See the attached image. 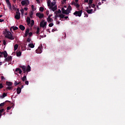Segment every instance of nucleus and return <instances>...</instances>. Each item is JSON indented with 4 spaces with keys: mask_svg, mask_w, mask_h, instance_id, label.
<instances>
[{
    "mask_svg": "<svg viewBox=\"0 0 125 125\" xmlns=\"http://www.w3.org/2000/svg\"><path fill=\"white\" fill-rule=\"evenodd\" d=\"M5 38H7V39H8L11 41H13V40L15 39V36H13L12 33L10 31L6 30L5 32Z\"/></svg>",
    "mask_w": 125,
    "mask_h": 125,
    "instance_id": "1",
    "label": "nucleus"
},
{
    "mask_svg": "<svg viewBox=\"0 0 125 125\" xmlns=\"http://www.w3.org/2000/svg\"><path fill=\"white\" fill-rule=\"evenodd\" d=\"M21 4L22 6H28L30 4V2L29 0H23L21 1Z\"/></svg>",
    "mask_w": 125,
    "mask_h": 125,
    "instance_id": "2",
    "label": "nucleus"
},
{
    "mask_svg": "<svg viewBox=\"0 0 125 125\" xmlns=\"http://www.w3.org/2000/svg\"><path fill=\"white\" fill-rule=\"evenodd\" d=\"M29 32H30V29L29 28H27L25 31V37H27L28 35H29V38H31V37H32L33 33L32 32L29 33Z\"/></svg>",
    "mask_w": 125,
    "mask_h": 125,
    "instance_id": "3",
    "label": "nucleus"
},
{
    "mask_svg": "<svg viewBox=\"0 0 125 125\" xmlns=\"http://www.w3.org/2000/svg\"><path fill=\"white\" fill-rule=\"evenodd\" d=\"M82 13H83V11L81 10L80 11H75L73 14L76 16H79V17H81L82 16Z\"/></svg>",
    "mask_w": 125,
    "mask_h": 125,
    "instance_id": "4",
    "label": "nucleus"
},
{
    "mask_svg": "<svg viewBox=\"0 0 125 125\" xmlns=\"http://www.w3.org/2000/svg\"><path fill=\"white\" fill-rule=\"evenodd\" d=\"M36 16L37 17H39L40 19H42V18H43V17H44V15H43V14H42L41 13H37Z\"/></svg>",
    "mask_w": 125,
    "mask_h": 125,
    "instance_id": "5",
    "label": "nucleus"
},
{
    "mask_svg": "<svg viewBox=\"0 0 125 125\" xmlns=\"http://www.w3.org/2000/svg\"><path fill=\"white\" fill-rule=\"evenodd\" d=\"M5 1L9 7V9H10V10H12V8L11 7V3H10L9 0H5Z\"/></svg>",
    "mask_w": 125,
    "mask_h": 125,
    "instance_id": "6",
    "label": "nucleus"
},
{
    "mask_svg": "<svg viewBox=\"0 0 125 125\" xmlns=\"http://www.w3.org/2000/svg\"><path fill=\"white\" fill-rule=\"evenodd\" d=\"M46 24H47V22L46 21L44 22H43V21H42L40 23V26L42 28H44V27H46Z\"/></svg>",
    "mask_w": 125,
    "mask_h": 125,
    "instance_id": "7",
    "label": "nucleus"
},
{
    "mask_svg": "<svg viewBox=\"0 0 125 125\" xmlns=\"http://www.w3.org/2000/svg\"><path fill=\"white\" fill-rule=\"evenodd\" d=\"M5 61L6 62H11V61H12V57L11 56H9L8 57L5 59Z\"/></svg>",
    "mask_w": 125,
    "mask_h": 125,
    "instance_id": "8",
    "label": "nucleus"
},
{
    "mask_svg": "<svg viewBox=\"0 0 125 125\" xmlns=\"http://www.w3.org/2000/svg\"><path fill=\"white\" fill-rule=\"evenodd\" d=\"M62 14H66V15H68V14H69V12L67 11V10H65L64 8H62Z\"/></svg>",
    "mask_w": 125,
    "mask_h": 125,
    "instance_id": "9",
    "label": "nucleus"
},
{
    "mask_svg": "<svg viewBox=\"0 0 125 125\" xmlns=\"http://www.w3.org/2000/svg\"><path fill=\"white\" fill-rule=\"evenodd\" d=\"M36 51V53H42V46H39Z\"/></svg>",
    "mask_w": 125,
    "mask_h": 125,
    "instance_id": "10",
    "label": "nucleus"
},
{
    "mask_svg": "<svg viewBox=\"0 0 125 125\" xmlns=\"http://www.w3.org/2000/svg\"><path fill=\"white\" fill-rule=\"evenodd\" d=\"M0 54L1 55L3 54L4 58H6L7 57V55H8L6 51H4L3 52H1Z\"/></svg>",
    "mask_w": 125,
    "mask_h": 125,
    "instance_id": "11",
    "label": "nucleus"
},
{
    "mask_svg": "<svg viewBox=\"0 0 125 125\" xmlns=\"http://www.w3.org/2000/svg\"><path fill=\"white\" fill-rule=\"evenodd\" d=\"M20 68H21L22 70V71L23 72V73L25 74V73H26V66H22V65H21L20 66Z\"/></svg>",
    "mask_w": 125,
    "mask_h": 125,
    "instance_id": "12",
    "label": "nucleus"
},
{
    "mask_svg": "<svg viewBox=\"0 0 125 125\" xmlns=\"http://www.w3.org/2000/svg\"><path fill=\"white\" fill-rule=\"evenodd\" d=\"M20 13H16V15L15 16V18L17 19V20H19L20 19Z\"/></svg>",
    "mask_w": 125,
    "mask_h": 125,
    "instance_id": "13",
    "label": "nucleus"
},
{
    "mask_svg": "<svg viewBox=\"0 0 125 125\" xmlns=\"http://www.w3.org/2000/svg\"><path fill=\"white\" fill-rule=\"evenodd\" d=\"M71 10H72V7H71V5H68L66 11L68 12V14L71 12Z\"/></svg>",
    "mask_w": 125,
    "mask_h": 125,
    "instance_id": "14",
    "label": "nucleus"
},
{
    "mask_svg": "<svg viewBox=\"0 0 125 125\" xmlns=\"http://www.w3.org/2000/svg\"><path fill=\"white\" fill-rule=\"evenodd\" d=\"M21 88L19 87L17 88V94H20L21 93Z\"/></svg>",
    "mask_w": 125,
    "mask_h": 125,
    "instance_id": "15",
    "label": "nucleus"
},
{
    "mask_svg": "<svg viewBox=\"0 0 125 125\" xmlns=\"http://www.w3.org/2000/svg\"><path fill=\"white\" fill-rule=\"evenodd\" d=\"M50 8L52 9V11L54 12L55 10H57V5H55L54 7H52Z\"/></svg>",
    "mask_w": 125,
    "mask_h": 125,
    "instance_id": "16",
    "label": "nucleus"
},
{
    "mask_svg": "<svg viewBox=\"0 0 125 125\" xmlns=\"http://www.w3.org/2000/svg\"><path fill=\"white\" fill-rule=\"evenodd\" d=\"M47 22H48V23H50V22H53V19H52V18H47Z\"/></svg>",
    "mask_w": 125,
    "mask_h": 125,
    "instance_id": "17",
    "label": "nucleus"
},
{
    "mask_svg": "<svg viewBox=\"0 0 125 125\" xmlns=\"http://www.w3.org/2000/svg\"><path fill=\"white\" fill-rule=\"evenodd\" d=\"M26 22L27 23V25H30V24H31V19H30V18H27Z\"/></svg>",
    "mask_w": 125,
    "mask_h": 125,
    "instance_id": "18",
    "label": "nucleus"
},
{
    "mask_svg": "<svg viewBox=\"0 0 125 125\" xmlns=\"http://www.w3.org/2000/svg\"><path fill=\"white\" fill-rule=\"evenodd\" d=\"M19 28L21 30V31H24V30H25V26H24L23 25H20Z\"/></svg>",
    "mask_w": 125,
    "mask_h": 125,
    "instance_id": "19",
    "label": "nucleus"
},
{
    "mask_svg": "<svg viewBox=\"0 0 125 125\" xmlns=\"http://www.w3.org/2000/svg\"><path fill=\"white\" fill-rule=\"evenodd\" d=\"M6 85H8V86H12V82H6Z\"/></svg>",
    "mask_w": 125,
    "mask_h": 125,
    "instance_id": "20",
    "label": "nucleus"
},
{
    "mask_svg": "<svg viewBox=\"0 0 125 125\" xmlns=\"http://www.w3.org/2000/svg\"><path fill=\"white\" fill-rule=\"evenodd\" d=\"M31 71V66L29 65H28L26 69V72H30Z\"/></svg>",
    "mask_w": 125,
    "mask_h": 125,
    "instance_id": "21",
    "label": "nucleus"
},
{
    "mask_svg": "<svg viewBox=\"0 0 125 125\" xmlns=\"http://www.w3.org/2000/svg\"><path fill=\"white\" fill-rule=\"evenodd\" d=\"M21 54H22V53L21 52V51H19L16 53V55L18 57L21 56Z\"/></svg>",
    "mask_w": 125,
    "mask_h": 125,
    "instance_id": "22",
    "label": "nucleus"
},
{
    "mask_svg": "<svg viewBox=\"0 0 125 125\" xmlns=\"http://www.w3.org/2000/svg\"><path fill=\"white\" fill-rule=\"evenodd\" d=\"M93 9L87 10L86 12L88 13V14H91L92 13Z\"/></svg>",
    "mask_w": 125,
    "mask_h": 125,
    "instance_id": "23",
    "label": "nucleus"
},
{
    "mask_svg": "<svg viewBox=\"0 0 125 125\" xmlns=\"http://www.w3.org/2000/svg\"><path fill=\"white\" fill-rule=\"evenodd\" d=\"M47 5L49 7L51 6V1L50 0L47 1Z\"/></svg>",
    "mask_w": 125,
    "mask_h": 125,
    "instance_id": "24",
    "label": "nucleus"
},
{
    "mask_svg": "<svg viewBox=\"0 0 125 125\" xmlns=\"http://www.w3.org/2000/svg\"><path fill=\"white\" fill-rule=\"evenodd\" d=\"M28 46H29V47H30V48H34L35 47V45H34V44L33 43L29 44Z\"/></svg>",
    "mask_w": 125,
    "mask_h": 125,
    "instance_id": "25",
    "label": "nucleus"
},
{
    "mask_svg": "<svg viewBox=\"0 0 125 125\" xmlns=\"http://www.w3.org/2000/svg\"><path fill=\"white\" fill-rule=\"evenodd\" d=\"M18 44H16L14 46V50L15 51V50H17L18 48Z\"/></svg>",
    "mask_w": 125,
    "mask_h": 125,
    "instance_id": "26",
    "label": "nucleus"
},
{
    "mask_svg": "<svg viewBox=\"0 0 125 125\" xmlns=\"http://www.w3.org/2000/svg\"><path fill=\"white\" fill-rule=\"evenodd\" d=\"M5 96H7V94L5 93H3L2 96H0V97H1L2 98H4Z\"/></svg>",
    "mask_w": 125,
    "mask_h": 125,
    "instance_id": "27",
    "label": "nucleus"
},
{
    "mask_svg": "<svg viewBox=\"0 0 125 125\" xmlns=\"http://www.w3.org/2000/svg\"><path fill=\"white\" fill-rule=\"evenodd\" d=\"M22 82H25V81H27V77L26 76H23L22 78Z\"/></svg>",
    "mask_w": 125,
    "mask_h": 125,
    "instance_id": "28",
    "label": "nucleus"
},
{
    "mask_svg": "<svg viewBox=\"0 0 125 125\" xmlns=\"http://www.w3.org/2000/svg\"><path fill=\"white\" fill-rule=\"evenodd\" d=\"M59 16L61 18V19H63L65 17V15H64L62 14H61L59 15Z\"/></svg>",
    "mask_w": 125,
    "mask_h": 125,
    "instance_id": "29",
    "label": "nucleus"
},
{
    "mask_svg": "<svg viewBox=\"0 0 125 125\" xmlns=\"http://www.w3.org/2000/svg\"><path fill=\"white\" fill-rule=\"evenodd\" d=\"M12 88H13V87L11 86H9L8 87H6V89H8V90H11L12 89Z\"/></svg>",
    "mask_w": 125,
    "mask_h": 125,
    "instance_id": "30",
    "label": "nucleus"
},
{
    "mask_svg": "<svg viewBox=\"0 0 125 125\" xmlns=\"http://www.w3.org/2000/svg\"><path fill=\"white\" fill-rule=\"evenodd\" d=\"M20 83H21V82L17 83L16 81H15L14 85L16 86V85H18V84H20Z\"/></svg>",
    "mask_w": 125,
    "mask_h": 125,
    "instance_id": "31",
    "label": "nucleus"
},
{
    "mask_svg": "<svg viewBox=\"0 0 125 125\" xmlns=\"http://www.w3.org/2000/svg\"><path fill=\"white\" fill-rule=\"evenodd\" d=\"M34 24H35V21H34V20H32L31 23V27H33V26H34Z\"/></svg>",
    "mask_w": 125,
    "mask_h": 125,
    "instance_id": "32",
    "label": "nucleus"
},
{
    "mask_svg": "<svg viewBox=\"0 0 125 125\" xmlns=\"http://www.w3.org/2000/svg\"><path fill=\"white\" fill-rule=\"evenodd\" d=\"M56 3L55 2H52L51 3V6L50 7V8L51 7H53V6H54V5H55V4H56Z\"/></svg>",
    "mask_w": 125,
    "mask_h": 125,
    "instance_id": "33",
    "label": "nucleus"
},
{
    "mask_svg": "<svg viewBox=\"0 0 125 125\" xmlns=\"http://www.w3.org/2000/svg\"><path fill=\"white\" fill-rule=\"evenodd\" d=\"M44 9V8H43V7H41L40 8L39 10H40V11H41V12H43Z\"/></svg>",
    "mask_w": 125,
    "mask_h": 125,
    "instance_id": "34",
    "label": "nucleus"
},
{
    "mask_svg": "<svg viewBox=\"0 0 125 125\" xmlns=\"http://www.w3.org/2000/svg\"><path fill=\"white\" fill-rule=\"evenodd\" d=\"M34 15V11H32L29 15L30 17H32L33 15Z\"/></svg>",
    "mask_w": 125,
    "mask_h": 125,
    "instance_id": "35",
    "label": "nucleus"
},
{
    "mask_svg": "<svg viewBox=\"0 0 125 125\" xmlns=\"http://www.w3.org/2000/svg\"><path fill=\"white\" fill-rule=\"evenodd\" d=\"M13 29L14 31H16V30H18V27L17 26H13Z\"/></svg>",
    "mask_w": 125,
    "mask_h": 125,
    "instance_id": "36",
    "label": "nucleus"
},
{
    "mask_svg": "<svg viewBox=\"0 0 125 125\" xmlns=\"http://www.w3.org/2000/svg\"><path fill=\"white\" fill-rule=\"evenodd\" d=\"M36 33L37 35H39V34H40V28H37Z\"/></svg>",
    "mask_w": 125,
    "mask_h": 125,
    "instance_id": "37",
    "label": "nucleus"
},
{
    "mask_svg": "<svg viewBox=\"0 0 125 125\" xmlns=\"http://www.w3.org/2000/svg\"><path fill=\"white\" fill-rule=\"evenodd\" d=\"M93 0H89V2L88 3V4H92V2Z\"/></svg>",
    "mask_w": 125,
    "mask_h": 125,
    "instance_id": "38",
    "label": "nucleus"
},
{
    "mask_svg": "<svg viewBox=\"0 0 125 125\" xmlns=\"http://www.w3.org/2000/svg\"><path fill=\"white\" fill-rule=\"evenodd\" d=\"M1 81H5V78H4V76H1Z\"/></svg>",
    "mask_w": 125,
    "mask_h": 125,
    "instance_id": "39",
    "label": "nucleus"
},
{
    "mask_svg": "<svg viewBox=\"0 0 125 125\" xmlns=\"http://www.w3.org/2000/svg\"><path fill=\"white\" fill-rule=\"evenodd\" d=\"M75 6H76V8H79L80 7V5L79 4H75Z\"/></svg>",
    "mask_w": 125,
    "mask_h": 125,
    "instance_id": "40",
    "label": "nucleus"
},
{
    "mask_svg": "<svg viewBox=\"0 0 125 125\" xmlns=\"http://www.w3.org/2000/svg\"><path fill=\"white\" fill-rule=\"evenodd\" d=\"M31 8L33 10L32 11H35V10H34V9H35V6H34L33 5H31Z\"/></svg>",
    "mask_w": 125,
    "mask_h": 125,
    "instance_id": "41",
    "label": "nucleus"
},
{
    "mask_svg": "<svg viewBox=\"0 0 125 125\" xmlns=\"http://www.w3.org/2000/svg\"><path fill=\"white\" fill-rule=\"evenodd\" d=\"M3 44L4 45H6V41L5 40H3Z\"/></svg>",
    "mask_w": 125,
    "mask_h": 125,
    "instance_id": "42",
    "label": "nucleus"
},
{
    "mask_svg": "<svg viewBox=\"0 0 125 125\" xmlns=\"http://www.w3.org/2000/svg\"><path fill=\"white\" fill-rule=\"evenodd\" d=\"M5 103H1V104H0V107H2V106H4Z\"/></svg>",
    "mask_w": 125,
    "mask_h": 125,
    "instance_id": "43",
    "label": "nucleus"
},
{
    "mask_svg": "<svg viewBox=\"0 0 125 125\" xmlns=\"http://www.w3.org/2000/svg\"><path fill=\"white\" fill-rule=\"evenodd\" d=\"M54 25V24H53V23H51L50 24H49V27H53V26Z\"/></svg>",
    "mask_w": 125,
    "mask_h": 125,
    "instance_id": "44",
    "label": "nucleus"
},
{
    "mask_svg": "<svg viewBox=\"0 0 125 125\" xmlns=\"http://www.w3.org/2000/svg\"><path fill=\"white\" fill-rule=\"evenodd\" d=\"M12 8H13V9H14V10L16 11V7H15V6L14 5H13L12 6Z\"/></svg>",
    "mask_w": 125,
    "mask_h": 125,
    "instance_id": "45",
    "label": "nucleus"
},
{
    "mask_svg": "<svg viewBox=\"0 0 125 125\" xmlns=\"http://www.w3.org/2000/svg\"><path fill=\"white\" fill-rule=\"evenodd\" d=\"M27 42H31V38H27Z\"/></svg>",
    "mask_w": 125,
    "mask_h": 125,
    "instance_id": "46",
    "label": "nucleus"
},
{
    "mask_svg": "<svg viewBox=\"0 0 125 125\" xmlns=\"http://www.w3.org/2000/svg\"><path fill=\"white\" fill-rule=\"evenodd\" d=\"M0 88H3V85H2V83H0Z\"/></svg>",
    "mask_w": 125,
    "mask_h": 125,
    "instance_id": "47",
    "label": "nucleus"
},
{
    "mask_svg": "<svg viewBox=\"0 0 125 125\" xmlns=\"http://www.w3.org/2000/svg\"><path fill=\"white\" fill-rule=\"evenodd\" d=\"M57 17H59V15H56V16H55V20H56V19H57Z\"/></svg>",
    "mask_w": 125,
    "mask_h": 125,
    "instance_id": "48",
    "label": "nucleus"
},
{
    "mask_svg": "<svg viewBox=\"0 0 125 125\" xmlns=\"http://www.w3.org/2000/svg\"><path fill=\"white\" fill-rule=\"evenodd\" d=\"M21 14H23V13H24V9H21Z\"/></svg>",
    "mask_w": 125,
    "mask_h": 125,
    "instance_id": "49",
    "label": "nucleus"
},
{
    "mask_svg": "<svg viewBox=\"0 0 125 125\" xmlns=\"http://www.w3.org/2000/svg\"><path fill=\"white\" fill-rule=\"evenodd\" d=\"M3 111H4V109H3V108L0 109V114H1V113H2V112H3Z\"/></svg>",
    "mask_w": 125,
    "mask_h": 125,
    "instance_id": "50",
    "label": "nucleus"
},
{
    "mask_svg": "<svg viewBox=\"0 0 125 125\" xmlns=\"http://www.w3.org/2000/svg\"><path fill=\"white\" fill-rule=\"evenodd\" d=\"M25 84L28 85L29 84V81H25Z\"/></svg>",
    "mask_w": 125,
    "mask_h": 125,
    "instance_id": "51",
    "label": "nucleus"
},
{
    "mask_svg": "<svg viewBox=\"0 0 125 125\" xmlns=\"http://www.w3.org/2000/svg\"><path fill=\"white\" fill-rule=\"evenodd\" d=\"M16 13H20V12H19V9H16Z\"/></svg>",
    "mask_w": 125,
    "mask_h": 125,
    "instance_id": "52",
    "label": "nucleus"
},
{
    "mask_svg": "<svg viewBox=\"0 0 125 125\" xmlns=\"http://www.w3.org/2000/svg\"><path fill=\"white\" fill-rule=\"evenodd\" d=\"M71 4L73 5H75V4H76V2H75V1H73L72 2V3H71Z\"/></svg>",
    "mask_w": 125,
    "mask_h": 125,
    "instance_id": "53",
    "label": "nucleus"
},
{
    "mask_svg": "<svg viewBox=\"0 0 125 125\" xmlns=\"http://www.w3.org/2000/svg\"><path fill=\"white\" fill-rule=\"evenodd\" d=\"M10 109H11V106H8L7 107V110H10Z\"/></svg>",
    "mask_w": 125,
    "mask_h": 125,
    "instance_id": "54",
    "label": "nucleus"
},
{
    "mask_svg": "<svg viewBox=\"0 0 125 125\" xmlns=\"http://www.w3.org/2000/svg\"><path fill=\"white\" fill-rule=\"evenodd\" d=\"M96 5L95 4H93L91 5V6L93 8H94L95 7Z\"/></svg>",
    "mask_w": 125,
    "mask_h": 125,
    "instance_id": "55",
    "label": "nucleus"
},
{
    "mask_svg": "<svg viewBox=\"0 0 125 125\" xmlns=\"http://www.w3.org/2000/svg\"><path fill=\"white\" fill-rule=\"evenodd\" d=\"M59 13L57 11H56L55 12V14H56V15H58V14H59Z\"/></svg>",
    "mask_w": 125,
    "mask_h": 125,
    "instance_id": "56",
    "label": "nucleus"
},
{
    "mask_svg": "<svg viewBox=\"0 0 125 125\" xmlns=\"http://www.w3.org/2000/svg\"><path fill=\"white\" fill-rule=\"evenodd\" d=\"M19 74H21L22 73V70H21V68L19 71Z\"/></svg>",
    "mask_w": 125,
    "mask_h": 125,
    "instance_id": "57",
    "label": "nucleus"
},
{
    "mask_svg": "<svg viewBox=\"0 0 125 125\" xmlns=\"http://www.w3.org/2000/svg\"><path fill=\"white\" fill-rule=\"evenodd\" d=\"M21 68H18L16 69V72H18V71H19V70H20Z\"/></svg>",
    "mask_w": 125,
    "mask_h": 125,
    "instance_id": "58",
    "label": "nucleus"
},
{
    "mask_svg": "<svg viewBox=\"0 0 125 125\" xmlns=\"http://www.w3.org/2000/svg\"><path fill=\"white\" fill-rule=\"evenodd\" d=\"M21 68H18L16 69V72H18V71H19V70H20Z\"/></svg>",
    "mask_w": 125,
    "mask_h": 125,
    "instance_id": "59",
    "label": "nucleus"
},
{
    "mask_svg": "<svg viewBox=\"0 0 125 125\" xmlns=\"http://www.w3.org/2000/svg\"><path fill=\"white\" fill-rule=\"evenodd\" d=\"M0 22H4V20H2V19H0Z\"/></svg>",
    "mask_w": 125,
    "mask_h": 125,
    "instance_id": "60",
    "label": "nucleus"
},
{
    "mask_svg": "<svg viewBox=\"0 0 125 125\" xmlns=\"http://www.w3.org/2000/svg\"><path fill=\"white\" fill-rule=\"evenodd\" d=\"M52 16V14L49 15L48 17V18H51L50 17H51Z\"/></svg>",
    "mask_w": 125,
    "mask_h": 125,
    "instance_id": "61",
    "label": "nucleus"
},
{
    "mask_svg": "<svg viewBox=\"0 0 125 125\" xmlns=\"http://www.w3.org/2000/svg\"><path fill=\"white\" fill-rule=\"evenodd\" d=\"M57 12L59 13H61V10L60 9H59Z\"/></svg>",
    "mask_w": 125,
    "mask_h": 125,
    "instance_id": "62",
    "label": "nucleus"
},
{
    "mask_svg": "<svg viewBox=\"0 0 125 125\" xmlns=\"http://www.w3.org/2000/svg\"><path fill=\"white\" fill-rule=\"evenodd\" d=\"M24 10H25L26 11H27V10H28V8L27 7H24Z\"/></svg>",
    "mask_w": 125,
    "mask_h": 125,
    "instance_id": "63",
    "label": "nucleus"
},
{
    "mask_svg": "<svg viewBox=\"0 0 125 125\" xmlns=\"http://www.w3.org/2000/svg\"><path fill=\"white\" fill-rule=\"evenodd\" d=\"M84 2L88 3V0H84Z\"/></svg>",
    "mask_w": 125,
    "mask_h": 125,
    "instance_id": "64",
    "label": "nucleus"
}]
</instances>
